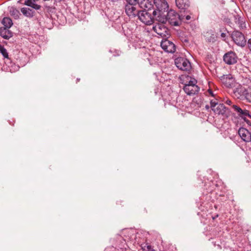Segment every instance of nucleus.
Returning a JSON list of instances; mask_svg holds the SVG:
<instances>
[{
    "instance_id": "f257e3e1",
    "label": "nucleus",
    "mask_w": 251,
    "mask_h": 251,
    "mask_svg": "<svg viewBox=\"0 0 251 251\" xmlns=\"http://www.w3.org/2000/svg\"><path fill=\"white\" fill-rule=\"evenodd\" d=\"M167 14L165 13L161 16H157L156 20L158 22L165 23L168 22L169 23L175 26L178 25L179 21L182 16L179 15L175 11L170 10L167 11Z\"/></svg>"
},
{
    "instance_id": "f03ea898",
    "label": "nucleus",
    "mask_w": 251,
    "mask_h": 251,
    "mask_svg": "<svg viewBox=\"0 0 251 251\" xmlns=\"http://www.w3.org/2000/svg\"><path fill=\"white\" fill-rule=\"evenodd\" d=\"M154 4L156 9L152 8V15L155 18L167 12L169 6L165 0H154Z\"/></svg>"
},
{
    "instance_id": "7ed1b4c3",
    "label": "nucleus",
    "mask_w": 251,
    "mask_h": 251,
    "mask_svg": "<svg viewBox=\"0 0 251 251\" xmlns=\"http://www.w3.org/2000/svg\"><path fill=\"white\" fill-rule=\"evenodd\" d=\"M210 107L215 114L227 116L228 112L227 108L224 104L218 103L217 99L210 100Z\"/></svg>"
},
{
    "instance_id": "20e7f679",
    "label": "nucleus",
    "mask_w": 251,
    "mask_h": 251,
    "mask_svg": "<svg viewBox=\"0 0 251 251\" xmlns=\"http://www.w3.org/2000/svg\"><path fill=\"white\" fill-rule=\"evenodd\" d=\"M152 10H140L138 15V19L143 23L151 25L153 23L155 17L152 15Z\"/></svg>"
},
{
    "instance_id": "39448f33",
    "label": "nucleus",
    "mask_w": 251,
    "mask_h": 251,
    "mask_svg": "<svg viewBox=\"0 0 251 251\" xmlns=\"http://www.w3.org/2000/svg\"><path fill=\"white\" fill-rule=\"evenodd\" d=\"M165 23L159 22L153 27V30L161 37L167 38L170 36V31L168 28L164 25Z\"/></svg>"
},
{
    "instance_id": "423d86ee",
    "label": "nucleus",
    "mask_w": 251,
    "mask_h": 251,
    "mask_svg": "<svg viewBox=\"0 0 251 251\" xmlns=\"http://www.w3.org/2000/svg\"><path fill=\"white\" fill-rule=\"evenodd\" d=\"M231 37L234 42L238 46L244 47L247 43L244 35L241 32L235 30L233 31Z\"/></svg>"
},
{
    "instance_id": "0eeeda50",
    "label": "nucleus",
    "mask_w": 251,
    "mask_h": 251,
    "mask_svg": "<svg viewBox=\"0 0 251 251\" xmlns=\"http://www.w3.org/2000/svg\"><path fill=\"white\" fill-rule=\"evenodd\" d=\"M137 4L127 3L125 6V12L126 15L131 18L138 16L140 10Z\"/></svg>"
},
{
    "instance_id": "6e6552de",
    "label": "nucleus",
    "mask_w": 251,
    "mask_h": 251,
    "mask_svg": "<svg viewBox=\"0 0 251 251\" xmlns=\"http://www.w3.org/2000/svg\"><path fill=\"white\" fill-rule=\"evenodd\" d=\"M177 68L182 71H188L191 68L190 62L185 58L177 57L175 60Z\"/></svg>"
},
{
    "instance_id": "1a4fd4ad",
    "label": "nucleus",
    "mask_w": 251,
    "mask_h": 251,
    "mask_svg": "<svg viewBox=\"0 0 251 251\" xmlns=\"http://www.w3.org/2000/svg\"><path fill=\"white\" fill-rule=\"evenodd\" d=\"M238 57L235 52L232 51H229L223 56L224 62L228 65L235 64L237 62Z\"/></svg>"
},
{
    "instance_id": "9d476101",
    "label": "nucleus",
    "mask_w": 251,
    "mask_h": 251,
    "mask_svg": "<svg viewBox=\"0 0 251 251\" xmlns=\"http://www.w3.org/2000/svg\"><path fill=\"white\" fill-rule=\"evenodd\" d=\"M160 46L162 49L167 52L174 53L176 51L175 45L167 39L162 40Z\"/></svg>"
},
{
    "instance_id": "9b49d317",
    "label": "nucleus",
    "mask_w": 251,
    "mask_h": 251,
    "mask_svg": "<svg viewBox=\"0 0 251 251\" xmlns=\"http://www.w3.org/2000/svg\"><path fill=\"white\" fill-rule=\"evenodd\" d=\"M220 79L223 84L227 88L235 86V79L231 74L223 75L221 77Z\"/></svg>"
},
{
    "instance_id": "f8f14e48",
    "label": "nucleus",
    "mask_w": 251,
    "mask_h": 251,
    "mask_svg": "<svg viewBox=\"0 0 251 251\" xmlns=\"http://www.w3.org/2000/svg\"><path fill=\"white\" fill-rule=\"evenodd\" d=\"M184 91L188 95H193L198 93L200 91V88L197 85L186 84L183 87Z\"/></svg>"
},
{
    "instance_id": "ddd939ff",
    "label": "nucleus",
    "mask_w": 251,
    "mask_h": 251,
    "mask_svg": "<svg viewBox=\"0 0 251 251\" xmlns=\"http://www.w3.org/2000/svg\"><path fill=\"white\" fill-rule=\"evenodd\" d=\"M232 108L238 115L242 118L247 117L251 118V115L250 114L249 111L245 108L242 109L237 105H233Z\"/></svg>"
},
{
    "instance_id": "4468645a",
    "label": "nucleus",
    "mask_w": 251,
    "mask_h": 251,
    "mask_svg": "<svg viewBox=\"0 0 251 251\" xmlns=\"http://www.w3.org/2000/svg\"><path fill=\"white\" fill-rule=\"evenodd\" d=\"M238 134L244 141L249 142L251 140V132L246 128H240L238 130Z\"/></svg>"
},
{
    "instance_id": "2eb2a0df",
    "label": "nucleus",
    "mask_w": 251,
    "mask_h": 251,
    "mask_svg": "<svg viewBox=\"0 0 251 251\" xmlns=\"http://www.w3.org/2000/svg\"><path fill=\"white\" fill-rule=\"evenodd\" d=\"M137 4L138 6L144 9L143 10H153V5L150 0H138L137 2Z\"/></svg>"
},
{
    "instance_id": "dca6fc26",
    "label": "nucleus",
    "mask_w": 251,
    "mask_h": 251,
    "mask_svg": "<svg viewBox=\"0 0 251 251\" xmlns=\"http://www.w3.org/2000/svg\"><path fill=\"white\" fill-rule=\"evenodd\" d=\"M246 91L247 89L239 85L234 90V94L238 99H242L244 98H245Z\"/></svg>"
},
{
    "instance_id": "f3484780",
    "label": "nucleus",
    "mask_w": 251,
    "mask_h": 251,
    "mask_svg": "<svg viewBox=\"0 0 251 251\" xmlns=\"http://www.w3.org/2000/svg\"><path fill=\"white\" fill-rule=\"evenodd\" d=\"M9 29L6 27H0V36L5 39H9L12 37L13 33Z\"/></svg>"
},
{
    "instance_id": "a211bd4d",
    "label": "nucleus",
    "mask_w": 251,
    "mask_h": 251,
    "mask_svg": "<svg viewBox=\"0 0 251 251\" xmlns=\"http://www.w3.org/2000/svg\"><path fill=\"white\" fill-rule=\"evenodd\" d=\"M176 5L179 9H187L190 6L189 0H176Z\"/></svg>"
},
{
    "instance_id": "6ab92c4d",
    "label": "nucleus",
    "mask_w": 251,
    "mask_h": 251,
    "mask_svg": "<svg viewBox=\"0 0 251 251\" xmlns=\"http://www.w3.org/2000/svg\"><path fill=\"white\" fill-rule=\"evenodd\" d=\"M21 11L23 15L28 18H33L35 14L34 10L28 7H22L21 9Z\"/></svg>"
},
{
    "instance_id": "aec40b11",
    "label": "nucleus",
    "mask_w": 251,
    "mask_h": 251,
    "mask_svg": "<svg viewBox=\"0 0 251 251\" xmlns=\"http://www.w3.org/2000/svg\"><path fill=\"white\" fill-rule=\"evenodd\" d=\"M9 12L11 16L15 19H20L21 14L20 11L15 7H11L10 8Z\"/></svg>"
},
{
    "instance_id": "412c9836",
    "label": "nucleus",
    "mask_w": 251,
    "mask_h": 251,
    "mask_svg": "<svg viewBox=\"0 0 251 251\" xmlns=\"http://www.w3.org/2000/svg\"><path fill=\"white\" fill-rule=\"evenodd\" d=\"M235 23L239 25L240 28L244 29L246 28V24L243 18L237 15L235 17Z\"/></svg>"
},
{
    "instance_id": "4be33fe9",
    "label": "nucleus",
    "mask_w": 251,
    "mask_h": 251,
    "mask_svg": "<svg viewBox=\"0 0 251 251\" xmlns=\"http://www.w3.org/2000/svg\"><path fill=\"white\" fill-rule=\"evenodd\" d=\"M2 24L4 25L3 27L10 28L13 25V22L11 18L9 17H4L3 18Z\"/></svg>"
},
{
    "instance_id": "5701e85b",
    "label": "nucleus",
    "mask_w": 251,
    "mask_h": 251,
    "mask_svg": "<svg viewBox=\"0 0 251 251\" xmlns=\"http://www.w3.org/2000/svg\"><path fill=\"white\" fill-rule=\"evenodd\" d=\"M24 4L30 6L36 10H38L41 8V6L40 5L35 3L32 0H25Z\"/></svg>"
},
{
    "instance_id": "b1692460",
    "label": "nucleus",
    "mask_w": 251,
    "mask_h": 251,
    "mask_svg": "<svg viewBox=\"0 0 251 251\" xmlns=\"http://www.w3.org/2000/svg\"><path fill=\"white\" fill-rule=\"evenodd\" d=\"M245 99L246 100L251 102V88L249 87L247 89L246 93L245 94Z\"/></svg>"
},
{
    "instance_id": "393cba45",
    "label": "nucleus",
    "mask_w": 251,
    "mask_h": 251,
    "mask_svg": "<svg viewBox=\"0 0 251 251\" xmlns=\"http://www.w3.org/2000/svg\"><path fill=\"white\" fill-rule=\"evenodd\" d=\"M0 52L2 54L4 58H8V53L7 51V50L0 44Z\"/></svg>"
},
{
    "instance_id": "a878e982",
    "label": "nucleus",
    "mask_w": 251,
    "mask_h": 251,
    "mask_svg": "<svg viewBox=\"0 0 251 251\" xmlns=\"http://www.w3.org/2000/svg\"><path fill=\"white\" fill-rule=\"evenodd\" d=\"M180 16H182V17H181V18L180 19V20L181 21H183L184 20L188 21L191 19V16L190 15L185 16L181 14Z\"/></svg>"
},
{
    "instance_id": "bb28decb",
    "label": "nucleus",
    "mask_w": 251,
    "mask_h": 251,
    "mask_svg": "<svg viewBox=\"0 0 251 251\" xmlns=\"http://www.w3.org/2000/svg\"><path fill=\"white\" fill-rule=\"evenodd\" d=\"M104 251H116V248L113 246L106 248Z\"/></svg>"
},
{
    "instance_id": "cd10ccee",
    "label": "nucleus",
    "mask_w": 251,
    "mask_h": 251,
    "mask_svg": "<svg viewBox=\"0 0 251 251\" xmlns=\"http://www.w3.org/2000/svg\"><path fill=\"white\" fill-rule=\"evenodd\" d=\"M247 43L248 48L250 51L251 52V38L248 40Z\"/></svg>"
},
{
    "instance_id": "c85d7f7f",
    "label": "nucleus",
    "mask_w": 251,
    "mask_h": 251,
    "mask_svg": "<svg viewBox=\"0 0 251 251\" xmlns=\"http://www.w3.org/2000/svg\"><path fill=\"white\" fill-rule=\"evenodd\" d=\"M138 0H126L128 3L137 4Z\"/></svg>"
},
{
    "instance_id": "c756f323",
    "label": "nucleus",
    "mask_w": 251,
    "mask_h": 251,
    "mask_svg": "<svg viewBox=\"0 0 251 251\" xmlns=\"http://www.w3.org/2000/svg\"><path fill=\"white\" fill-rule=\"evenodd\" d=\"M196 80L194 79V80L189 81L188 84H193V83H194L195 85H196Z\"/></svg>"
},
{
    "instance_id": "7c9ffc66",
    "label": "nucleus",
    "mask_w": 251,
    "mask_h": 251,
    "mask_svg": "<svg viewBox=\"0 0 251 251\" xmlns=\"http://www.w3.org/2000/svg\"><path fill=\"white\" fill-rule=\"evenodd\" d=\"M225 103L229 105H231V103H232V102L230 100H227L226 101H225Z\"/></svg>"
},
{
    "instance_id": "2f4dec72",
    "label": "nucleus",
    "mask_w": 251,
    "mask_h": 251,
    "mask_svg": "<svg viewBox=\"0 0 251 251\" xmlns=\"http://www.w3.org/2000/svg\"><path fill=\"white\" fill-rule=\"evenodd\" d=\"M208 92L209 94L210 95H211L212 97H214V94H213V91H212L211 89H209V90H208Z\"/></svg>"
},
{
    "instance_id": "473e14b6",
    "label": "nucleus",
    "mask_w": 251,
    "mask_h": 251,
    "mask_svg": "<svg viewBox=\"0 0 251 251\" xmlns=\"http://www.w3.org/2000/svg\"><path fill=\"white\" fill-rule=\"evenodd\" d=\"M147 248L148 249V251H150L151 249V247L150 246H147Z\"/></svg>"
},
{
    "instance_id": "72a5a7b5",
    "label": "nucleus",
    "mask_w": 251,
    "mask_h": 251,
    "mask_svg": "<svg viewBox=\"0 0 251 251\" xmlns=\"http://www.w3.org/2000/svg\"><path fill=\"white\" fill-rule=\"evenodd\" d=\"M205 108H206V109H208L209 108V106L207 105L205 106Z\"/></svg>"
},
{
    "instance_id": "f704fd0d",
    "label": "nucleus",
    "mask_w": 251,
    "mask_h": 251,
    "mask_svg": "<svg viewBox=\"0 0 251 251\" xmlns=\"http://www.w3.org/2000/svg\"><path fill=\"white\" fill-rule=\"evenodd\" d=\"M224 33H222V34H221L222 36H224Z\"/></svg>"
},
{
    "instance_id": "c9c22d12",
    "label": "nucleus",
    "mask_w": 251,
    "mask_h": 251,
    "mask_svg": "<svg viewBox=\"0 0 251 251\" xmlns=\"http://www.w3.org/2000/svg\"><path fill=\"white\" fill-rule=\"evenodd\" d=\"M61 0H55V1H61Z\"/></svg>"
}]
</instances>
